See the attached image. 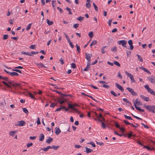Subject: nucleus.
I'll return each mask as SVG.
<instances>
[{
    "instance_id": "f257e3e1",
    "label": "nucleus",
    "mask_w": 155,
    "mask_h": 155,
    "mask_svg": "<svg viewBox=\"0 0 155 155\" xmlns=\"http://www.w3.org/2000/svg\"><path fill=\"white\" fill-rule=\"evenodd\" d=\"M144 107L150 112L154 113H155V105H144Z\"/></svg>"
},
{
    "instance_id": "f03ea898",
    "label": "nucleus",
    "mask_w": 155,
    "mask_h": 155,
    "mask_svg": "<svg viewBox=\"0 0 155 155\" xmlns=\"http://www.w3.org/2000/svg\"><path fill=\"white\" fill-rule=\"evenodd\" d=\"M8 83L10 84V86H12L14 87L15 89H16L17 87H19V88H21V86L20 84L15 83L13 81H10L8 80Z\"/></svg>"
},
{
    "instance_id": "7ed1b4c3",
    "label": "nucleus",
    "mask_w": 155,
    "mask_h": 155,
    "mask_svg": "<svg viewBox=\"0 0 155 155\" xmlns=\"http://www.w3.org/2000/svg\"><path fill=\"white\" fill-rule=\"evenodd\" d=\"M68 108L73 110H74L75 112L77 113L80 114L81 113L78 110L74 108V106L72 105L71 104H68Z\"/></svg>"
},
{
    "instance_id": "20e7f679",
    "label": "nucleus",
    "mask_w": 155,
    "mask_h": 155,
    "mask_svg": "<svg viewBox=\"0 0 155 155\" xmlns=\"http://www.w3.org/2000/svg\"><path fill=\"white\" fill-rule=\"evenodd\" d=\"M117 43L119 45H121L123 47L126 48V44H127V41L125 40H120L118 41Z\"/></svg>"
},
{
    "instance_id": "39448f33",
    "label": "nucleus",
    "mask_w": 155,
    "mask_h": 155,
    "mask_svg": "<svg viewBox=\"0 0 155 155\" xmlns=\"http://www.w3.org/2000/svg\"><path fill=\"white\" fill-rule=\"evenodd\" d=\"M125 72L128 77L130 79L132 82L134 83L135 82L134 78V76L131 74L127 72V71H126Z\"/></svg>"
},
{
    "instance_id": "423d86ee",
    "label": "nucleus",
    "mask_w": 155,
    "mask_h": 155,
    "mask_svg": "<svg viewBox=\"0 0 155 155\" xmlns=\"http://www.w3.org/2000/svg\"><path fill=\"white\" fill-rule=\"evenodd\" d=\"M149 81L152 84H155V77L153 75L149 76L147 78Z\"/></svg>"
},
{
    "instance_id": "0eeeda50",
    "label": "nucleus",
    "mask_w": 155,
    "mask_h": 155,
    "mask_svg": "<svg viewBox=\"0 0 155 155\" xmlns=\"http://www.w3.org/2000/svg\"><path fill=\"white\" fill-rule=\"evenodd\" d=\"M17 124H15V126H24L25 124V122L24 120H21L20 121H18Z\"/></svg>"
},
{
    "instance_id": "6e6552de",
    "label": "nucleus",
    "mask_w": 155,
    "mask_h": 155,
    "mask_svg": "<svg viewBox=\"0 0 155 155\" xmlns=\"http://www.w3.org/2000/svg\"><path fill=\"white\" fill-rule=\"evenodd\" d=\"M129 91L131 94L133 96H135L136 95V93L134 92V90L131 88L129 87H127L126 88Z\"/></svg>"
},
{
    "instance_id": "1a4fd4ad",
    "label": "nucleus",
    "mask_w": 155,
    "mask_h": 155,
    "mask_svg": "<svg viewBox=\"0 0 155 155\" xmlns=\"http://www.w3.org/2000/svg\"><path fill=\"white\" fill-rule=\"evenodd\" d=\"M85 55L86 56L85 58H86V59L87 60V62L90 63L91 59V56L90 55L92 56L91 54H89L86 53H85Z\"/></svg>"
},
{
    "instance_id": "9d476101",
    "label": "nucleus",
    "mask_w": 155,
    "mask_h": 155,
    "mask_svg": "<svg viewBox=\"0 0 155 155\" xmlns=\"http://www.w3.org/2000/svg\"><path fill=\"white\" fill-rule=\"evenodd\" d=\"M116 86L117 87L118 89L120 90L122 92H123L124 91V89L123 87L120 85L119 84H118L117 83H116L115 84Z\"/></svg>"
},
{
    "instance_id": "9b49d317",
    "label": "nucleus",
    "mask_w": 155,
    "mask_h": 155,
    "mask_svg": "<svg viewBox=\"0 0 155 155\" xmlns=\"http://www.w3.org/2000/svg\"><path fill=\"white\" fill-rule=\"evenodd\" d=\"M128 43L130 46V49L131 50L133 49L134 47L133 45L132 41L131 40H129L128 41Z\"/></svg>"
},
{
    "instance_id": "f8f14e48",
    "label": "nucleus",
    "mask_w": 155,
    "mask_h": 155,
    "mask_svg": "<svg viewBox=\"0 0 155 155\" xmlns=\"http://www.w3.org/2000/svg\"><path fill=\"white\" fill-rule=\"evenodd\" d=\"M91 63L87 62V64L86 67L84 68V70L85 71H87L89 70L90 68Z\"/></svg>"
},
{
    "instance_id": "ddd939ff",
    "label": "nucleus",
    "mask_w": 155,
    "mask_h": 155,
    "mask_svg": "<svg viewBox=\"0 0 155 155\" xmlns=\"http://www.w3.org/2000/svg\"><path fill=\"white\" fill-rule=\"evenodd\" d=\"M140 97L143 100L146 101H148L149 100V97H145L143 95H140Z\"/></svg>"
},
{
    "instance_id": "4468645a",
    "label": "nucleus",
    "mask_w": 155,
    "mask_h": 155,
    "mask_svg": "<svg viewBox=\"0 0 155 155\" xmlns=\"http://www.w3.org/2000/svg\"><path fill=\"white\" fill-rule=\"evenodd\" d=\"M53 139L50 137H48V139L46 140V142L48 143H50L52 142Z\"/></svg>"
},
{
    "instance_id": "2eb2a0df",
    "label": "nucleus",
    "mask_w": 155,
    "mask_h": 155,
    "mask_svg": "<svg viewBox=\"0 0 155 155\" xmlns=\"http://www.w3.org/2000/svg\"><path fill=\"white\" fill-rule=\"evenodd\" d=\"M55 134L56 135H59L61 132V130H60L59 128L58 127L55 128Z\"/></svg>"
},
{
    "instance_id": "dca6fc26",
    "label": "nucleus",
    "mask_w": 155,
    "mask_h": 155,
    "mask_svg": "<svg viewBox=\"0 0 155 155\" xmlns=\"http://www.w3.org/2000/svg\"><path fill=\"white\" fill-rule=\"evenodd\" d=\"M45 136L44 134H40V136L39 137V140L40 141H42L44 138Z\"/></svg>"
},
{
    "instance_id": "f3484780",
    "label": "nucleus",
    "mask_w": 155,
    "mask_h": 155,
    "mask_svg": "<svg viewBox=\"0 0 155 155\" xmlns=\"http://www.w3.org/2000/svg\"><path fill=\"white\" fill-rule=\"evenodd\" d=\"M2 83L4 84V85L6 86V87H8L9 88H11V86L9 85L7 83L5 82V81H2Z\"/></svg>"
},
{
    "instance_id": "a211bd4d",
    "label": "nucleus",
    "mask_w": 155,
    "mask_h": 155,
    "mask_svg": "<svg viewBox=\"0 0 155 155\" xmlns=\"http://www.w3.org/2000/svg\"><path fill=\"white\" fill-rule=\"evenodd\" d=\"M51 2H52V7H53V9H54V11H55V9H56V8H55V5L56 4V1L55 0H54V1L53 0V1H52Z\"/></svg>"
},
{
    "instance_id": "6ab92c4d",
    "label": "nucleus",
    "mask_w": 155,
    "mask_h": 155,
    "mask_svg": "<svg viewBox=\"0 0 155 155\" xmlns=\"http://www.w3.org/2000/svg\"><path fill=\"white\" fill-rule=\"evenodd\" d=\"M51 148L50 146H48L46 147L42 148L41 150H44V151H47L49 149H51Z\"/></svg>"
},
{
    "instance_id": "aec40b11",
    "label": "nucleus",
    "mask_w": 155,
    "mask_h": 155,
    "mask_svg": "<svg viewBox=\"0 0 155 155\" xmlns=\"http://www.w3.org/2000/svg\"><path fill=\"white\" fill-rule=\"evenodd\" d=\"M137 60L141 62H143V60L140 55L137 54Z\"/></svg>"
},
{
    "instance_id": "412c9836",
    "label": "nucleus",
    "mask_w": 155,
    "mask_h": 155,
    "mask_svg": "<svg viewBox=\"0 0 155 155\" xmlns=\"http://www.w3.org/2000/svg\"><path fill=\"white\" fill-rule=\"evenodd\" d=\"M60 147L59 146H55L54 145H52V146H51V149H53L55 150H56L58 149Z\"/></svg>"
},
{
    "instance_id": "4be33fe9",
    "label": "nucleus",
    "mask_w": 155,
    "mask_h": 155,
    "mask_svg": "<svg viewBox=\"0 0 155 155\" xmlns=\"http://www.w3.org/2000/svg\"><path fill=\"white\" fill-rule=\"evenodd\" d=\"M85 148H86V152L87 153H91V152H92L93 151L92 150L89 149L87 147H85Z\"/></svg>"
},
{
    "instance_id": "5701e85b",
    "label": "nucleus",
    "mask_w": 155,
    "mask_h": 155,
    "mask_svg": "<svg viewBox=\"0 0 155 155\" xmlns=\"http://www.w3.org/2000/svg\"><path fill=\"white\" fill-rule=\"evenodd\" d=\"M47 22L48 25H52L53 23V21H50L48 19H47Z\"/></svg>"
},
{
    "instance_id": "b1692460",
    "label": "nucleus",
    "mask_w": 155,
    "mask_h": 155,
    "mask_svg": "<svg viewBox=\"0 0 155 155\" xmlns=\"http://www.w3.org/2000/svg\"><path fill=\"white\" fill-rule=\"evenodd\" d=\"M61 110H65V111H68L69 108L68 107V108H66L65 107L63 106H61Z\"/></svg>"
},
{
    "instance_id": "393cba45",
    "label": "nucleus",
    "mask_w": 155,
    "mask_h": 155,
    "mask_svg": "<svg viewBox=\"0 0 155 155\" xmlns=\"http://www.w3.org/2000/svg\"><path fill=\"white\" fill-rule=\"evenodd\" d=\"M37 66H40L41 68H42L43 67L45 68H47V67L45 66L42 63H36L35 64Z\"/></svg>"
},
{
    "instance_id": "a878e982",
    "label": "nucleus",
    "mask_w": 155,
    "mask_h": 155,
    "mask_svg": "<svg viewBox=\"0 0 155 155\" xmlns=\"http://www.w3.org/2000/svg\"><path fill=\"white\" fill-rule=\"evenodd\" d=\"M135 108L137 110H138L140 112H143L144 111L143 109H140L139 107H137V106H135Z\"/></svg>"
},
{
    "instance_id": "bb28decb",
    "label": "nucleus",
    "mask_w": 155,
    "mask_h": 155,
    "mask_svg": "<svg viewBox=\"0 0 155 155\" xmlns=\"http://www.w3.org/2000/svg\"><path fill=\"white\" fill-rule=\"evenodd\" d=\"M2 79L4 80L7 81H8V79L7 77H2L1 75H0V80Z\"/></svg>"
},
{
    "instance_id": "cd10ccee",
    "label": "nucleus",
    "mask_w": 155,
    "mask_h": 155,
    "mask_svg": "<svg viewBox=\"0 0 155 155\" xmlns=\"http://www.w3.org/2000/svg\"><path fill=\"white\" fill-rule=\"evenodd\" d=\"M106 47V46H104L101 49V52L102 54H104L106 52V51L104 50V48Z\"/></svg>"
},
{
    "instance_id": "c85d7f7f",
    "label": "nucleus",
    "mask_w": 155,
    "mask_h": 155,
    "mask_svg": "<svg viewBox=\"0 0 155 155\" xmlns=\"http://www.w3.org/2000/svg\"><path fill=\"white\" fill-rule=\"evenodd\" d=\"M66 9L68 11V12H69L68 14L69 15L72 14V13L71 12V9L69 8L68 7H67L66 8Z\"/></svg>"
},
{
    "instance_id": "c756f323",
    "label": "nucleus",
    "mask_w": 155,
    "mask_h": 155,
    "mask_svg": "<svg viewBox=\"0 0 155 155\" xmlns=\"http://www.w3.org/2000/svg\"><path fill=\"white\" fill-rule=\"evenodd\" d=\"M95 115H96V117L97 118H99V117H100L101 118H102V117H102V114L101 113H100L99 114V116L95 112Z\"/></svg>"
},
{
    "instance_id": "7c9ffc66",
    "label": "nucleus",
    "mask_w": 155,
    "mask_h": 155,
    "mask_svg": "<svg viewBox=\"0 0 155 155\" xmlns=\"http://www.w3.org/2000/svg\"><path fill=\"white\" fill-rule=\"evenodd\" d=\"M113 63L114 64L116 65L118 67H120V64L118 62H117V61H114Z\"/></svg>"
},
{
    "instance_id": "2f4dec72",
    "label": "nucleus",
    "mask_w": 155,
    "mask_h": 155,
    "mask_svg": "<svg viewBox=\"0 0 155 155\" xmlns=\"http://www.w3.org/2000/svg\"><path fill=\"white\" fill-rule=\"evenodd\" d=\"M28 94L29 95V96L31 97V98L36 100V99L34 97L32 94L30 92H28Z\"/></svg>"
},
{
    "instance_id": "473e14b6",
    "label": "nucleus",
    "mask_w": 155,
    "mask_h": 155,
    "mask_svg": "<svg viewBox=\"0 0 155 155\" xmlns=\"http://www.w3.org/2000/svg\"><path fill=\"white\" fill-rule=\"evenodd\" d=\"M57 103H51L50 105V107L53 108L57 105Z\"/></svg>"
},
{
    "instance_id": "72a5a7b5",
    "label": "nucleus",
    "mask_w": 155,
    "mask_h": 155,
    "mask_svg": "<svg viewBox=\"0 0 155 155\" xmlns=\"http://www.w3.org/2000/svg\"><path fill=\"white\" fill-rule=\"evenodd\" d=\"M124 117L126 119H128V120H132V118L130 116H127L126 115H124Z\"/></svg>"
},
{
    "instance_id": "f704fd0d",
    "label": "nucleus",
    "mask_w": 155,
    "mask_h": 155,
    "mask_svg": "<svg viewBox=\"0 0 155 155\" xmlns=\"http://www.w3.org/2000/svg\"><path fill=\"white\" fill-rule=\"evenodd\" d=\"M111 50L114 52H116L117 51V47L114 46L111 49Z\"/></svg>"
},
{
    "instance_id": "c9c22d12",
    "label": "nucleus",
    "mask_w": 155,
    "mask_h": 155,
    "mask_svg": "<svg viewBox=\"0 0 155 155\" xmlns=\"http://www.w3.org/2000/svg\"><path fill=\"white\" fill-rule=\"evenodd\" d=\"M139 101V99L138 98H137L135 101H134V106L135 107V106H137V103H138V102Z\"/></svg>"
},
{
    "instance_id": "e433bc0d",
    "label": "nucleus",
    "mask_w": 155,
    "mask_h": 155,
    "mask_svg": "<svg viewBox=\"0 0 155 155\" xmlns=\"http://www.w3.org/2000/svg\"><path fill=\"white\" fill-rule=\"evenodd\" d=\"M76 46L77 47V51L79 53H80L81 51V49L80 46L77 44L76 45Z\"/></svg>"
},
{
    "instance_id": "4c0bfd02",
    "label": "nucleus",
    "mask_w": 155,
    "mask_h": 155,
    "mask_svg": "<svg viewBox=\"0 0 155 155\" xmlns=\"http://www.w3.org/2000/svg\"><path fill=\"white\" fill-rule=\"evenodd\" d=\"M84 19V17H82L80 16L79 17L77 18V20H79V21H82Z\"/></svg>"
},
{
    "instance_id": "58836bf2",
    "label": "nucleus",
    "mask_w": 155,
    "mask_h": 155,
    "mask_svg": "<svg viewBox=\"0 0 155 155\" xmlns=\"http://www.w3.org/2000/svg\"><path fill=\"white\" fill-rule=\"evenodd\" d=\"M110 94L113 95L114 97H117V94H116V93L114 92L113 91H110Z\"/></svg>"
},
{
    "instance_id": "ea45409f",
    "label": "nucleus",
    "mask_w": 155,
    "mask_h": 155,
    "mask_svg": "<svg viewBox=\"0 0 155 155\" xmlns=\"http://www.w3.org/2000/svg\"><path fill=\"white\" fill-rule=\"evenodd\" d=\"M88 35L90 38H92L94 36L93 32L92 31L90 32L88 34Z\"/></svg>"
},
{
    "instance_id": "a19ab883",
    "label": "nucleus",
    "mask_w": 155,
    "mask_h": 155,
    "mask_svg": "<svg viewBox=\"0 0 155 155\" xmlns=\"http://www.w3.org/2000/svg\"><path fill=\"white\" fill-rule=\"evenodd\" d=\"M114 125H115V126L117 128H119L120 127L119 125V124L117 122H114Z\"/></svg>"
},
{
    "instance_id": "79ce46f5",
    "label": "nucleus",
    "mask_w": 155,
    "mask_h": 155,
    "mask_svg": "<svg viewBox=\"0 0 155 155\" xmlns=\"http://www.w3.org/2000/svg\"><path fill=\"white\" fill-rule=\"evenodd\" d=\"M8 36L7 35H3V40H6L8 39Z\"/></svg>"
},
{
    "instance_id": "37998d69",
    "label": "nucleus",
    "mask_w": 155,
    "mask_h": 155,
    "mask_svg": "<svg viewBox=\"0 0 155 155\" xmlns=\"http://www.w3.org/2000/svg\"><path fill=\"white\" fill-rule=\"evenodd\" d=\"M124 123L126 125H131L132 123H129L127 120H124L123 121Z\"/></svg>"
},
{
    "instance_id": "c03bdc74",
    "label": "nucleus",
    "mask_w": 155,
    "mask_h": 155,
    "mask_svg": "<svg viewBox=\"0 0 155 155\" xmlns=\"http://www.w3.org/2000/svg\"><path fill=\"white\" fill-rule=\"evenodd\" d=\"M126 53L127 57H130L131 55V52L130 51H127Z\"/></svg>"
},
{
    "instance_id": "a18cd8bd",
    "label": "nucleus",
    "mask_w": 155,
    "mask_h": 155,
    "mask_svg": "<svg viewBox=\"0 0 155 155\" xmlns=\"http://www.w3.org/2000/svg\"><path fill=\"white\" fill-rule=\"evenodd\" d=\"M12 71H15L16 72H18L19 73L22 74V72L21 71L19 70H18L17 69H12Z\"/></svg>"
},
{
    "instance_id": "49530a36",
    "label": "nucleus",
    "mask_w": 155,
    "mask_h": 155,
    "mask_svg": "<svg viewBox=\"0 0 155 155\" xmlns=\"http://www.w3.org/2000/svg\"><path fill=\"white\" fill-rule=\"evenodd\" d=\"M133 133V132L132 131H130V133L128 134V138H130L132 136V134Z\"/></svg>"
},
{
    "instance_id": "de8ad7c7",
    "label": "nucleus",
    "mask_w": 155,
    "mask_h": 155,
    "mask_svg": "<svg viewBox=\"0 0 155 155\" xmlns=\"http://www.w3.org/2000/svg\"><path fill=\"white\" fill-rule=\"evenodd\" d=\"M79 24L78 23L74 24L73 25V27L76 29L79 27Z\"/></svg>"
},
{
    "instance_id": "09e8293b",
    "label": "nucleus",
    "mask_w": 155,
    "mask_h": 155,
    "mask_svg": "<svg viewBox=\"0 0 155 155\" xmlns=\"http://www.w3.org/2000/svg\"><path fill=\"white\" fill-rule=\"evenodd\" d=\"M23 112H24L25 113L27 114L28 113V110L26 108H23Z\"/></svg>"
},
{
    "instance_id": "8fccbe9b",
    "label": "nucleus",
    "mask_w": 155,
    "mask_h": 155,
    "mask_svg": "<svg viewBox=\"0 0 155 155\" xmlns=\"http://www.w3.org/2000/svg\"><path fill=\"white\" fill-rule=\"evenodd\" d=\"M147 91L152 94V93L153 92V90L151 89L150 88H149L147 90Z\"/></svg>"
},
{
    "instance_id": "3c124183",
    "label": "nucleus",
    "mask_w": 155,
    "mask_h": 155,
    "mask_svg": "<svg viewBox=\"0 0 155 155\" xmlns=\"http://www.w3.org/2000/svg\"><path fill=\"white\" fill-rule=\"evenodd\" d=\"M147 149L148 150H152L154 149V148L153 147H150L147 146Z\"/></svg>"
},
{
    "instance_id": "603ef678",
    "label": "nucleus",
    "mask_w": 155,
    "mask_h": 155,
    "mask_svg": "<svg viewBox=\"0 0 155 155\" xmlns=\"http://www.w3.org/2000/svg\"><path fill=\"white\" fill-rule=\"evenodd\" d=\"M33 145L32 143H28L27 144V147L28 148H29Z\"/></svg>"
},
{
    "instance_id": "864d4df0",
    "label": "nucleus",
    "mask_w": 155,
    "mask_h": 155,
    "mask_svg": "<svg viewBox=\"0 0 155 155\" xmlns=\"http://www.w3.org/2000/svg\"><path fill=\"white\" fill-rule=\"evenodd\" d=\"M101 127L103 129H105L106 128L105 124L103 122H101Z\"/></svg>"
},
{
    "instance_id": "5fc2aeb1",
    "label": "nucleus",
    "mask_w": 155,
    "mask_h": 155,
    "mask_svg": "<svg viewBox=\"0 0 155 155\" xmlns=\"http://www.w3.org/2000/svg\"><path fill=\"white\" fill-rule=\"evenodd\" d=\"M32 23H31V24H29L28 25V26H27V28H26V29L28 31V30H29L31 28V25H32Z\"/></svg>"
},
{
    "instance_id": "6e6d98bb",
    "label": "nucleus",
    "mask_w": 155,
    "mask_h": 155,
    "mask_svg": "<svg viewBox=\"0 0 155 155\" xmlns=\"http://www.w3.org/2000/svg\"><path fill=\"white\" fill-rule=\"evenodd\" d=\"M71 67L73 68H75L76 67V66L74 63H72L71 64Z\"/></svg>"
},
{
    "instance_id": "4d7b16f0",
    "label": "nucleus",
    "mask_w": 155,
    "mask_h": 155,
    "mask_svg": "<svg viewBox=\"0 0 155 155\" xmlns=\"http://www.w3.org/2000/svg\"><path fill=\"white\" fill-rule=\"evenodd\" d=\"M65 100H61V101H60L59 100L58 101V102H59V103L60 104H63L64 103H65Z\"/></svg>"
},
{
    "instance_id": "13d9d810",
    "label": "nucleus",
    "mask_w": 155,
    "mask_h": 155,
    "mask_svg": "<svg viewBox=\"0 0 155 155\" xmlns=\"http://www.w3.org/2000/svg\"><path fill=\"white\" fill-rule=\"evenodd\" d=\"M12 76H17L19 75V74L16 72H12Z\"/></svg>"
},
{
    "instance_id": "bf43d9fd",
    "label": "nucleus",
    "mask_w": 155,
    "mask_h": 155,
    "mask_svg": "<svg viewBox=\"0 0 155 155\" xmlns=\"http://www.w3.org/2000/svg\"><path fill=\"white\" fill-rule=\"evenodd\" d=\"M141 124L143 126L144 128H147V129H149V127L147 125H146L145 124H144L143 123H141Z\"/></svg>"
},
{
    "instance_id": "052dcab7",
    "label": "nucleus",
    "mask_w": 155,
    "mask_h": 155,
    "mask_svg": "<svg viewBox=\"0 0 155 155\" xmlns=\"http://www.w3.org/2000/svg\"><path fill=\"white\" fill-rule=\"evenodd\" d=\"M15 131H11L10 132L9 134L12 136H13L15 135Z\"/></svg>"
},
{
    "instance_id": "680f3d73",
    "label": "nucleus",
    "mask_w": 155,
    "mask_h": 155,
    "mask_svg": "<svg viewBox=\"0 0 155 155\" xmlns=\"http://www.w3.org/2000/svg\"><path fill=\"white\" fill-rule=\"evenodd\" d=\"M91 43L93 45H94L97 44V41L96 40H93L92 41Z\"/></svg>"
},
{
    "instance_id": "e2e57ef3",
    "label": "nucleus",
    "mask_w": 155,
    "mask_h": 155,
    "mask_svg": "<svg viewBox=\"0 0 155 155\" xmlns=\"http://www.w3.org/2000/svg\"><path fill=\"white\" fill-rule=\"evenodd\" d=\"M35 45H31L30 47L31 49H34L35 48Z\"/></svg>"
},
{
    "instance_id": "0e129e2a",
    "label": "nucleus",
    "mask_w": 155,
    "mask_h": 155,
    "mask_svg": "<svg viewBox=\"0 0 155 155\" xmlns=\"http://www.w3.org/2000/svg\"><path fill=\"white\" fill-rule=\"evenodd\" d=\"M91 5L90 2H88L86 4V7L88 8H90Z\"/></svg>"
},
{
    "instance_id": "69168bd1",
    "label": "nucleus",
    "mask_w": 155,
    "mask_h": 155,
    "mask_svg": "<svg viewBox=\"0 0 155 155\" xmlns=\"http://www.w3.org/2000/svg\"><path fill=\"white\" fill-rule=\"evenodd\" d=\"M117 76L118 77L120 78L121 79H122V76L120 74V72H118V74Z\"/></svg>"
},
{
    "instance_id": "338daca9",
    "label": "nucleus",
    "mask_w": 155,
    "mask_h": 155,
    "mask_svg": "<svg viewBox=\"0 0 155 155\" xmlns=\"http://www.w3.org/2000/svg\"><path fill=\"white\" fill-rule=\"evenodd\" d=\"M139 68L140 69H142L144 71V72H145V71H146V70L147 69L143 67V66H141V67H139Z\"/></svg>"
},
{
    "instance_id": "774afa93",
    "label": "nucleus",
    "mask_w": 155,
    "mask_h": 155,
    "mask_svg": "<svg viewBox=\"0 0 155 155\" xmlns=\"http://www.w3.org/2000/svg\"><path fill=\"white\" fill-rule=\"evenodd\" d=\"M103 87H105L107 88H108L110 87V86L108 85H107L105 84H103L102 85Z\"/></svg>"
}]
</instances>
